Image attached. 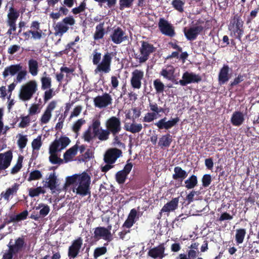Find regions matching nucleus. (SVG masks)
I'll use <instances>...</instances> for the list:
<instances>
[{
	"label": "nucleus",
	"instance_id": "f257e3e1",
	"mask_svg": "<svg viewBox=\"0 0 259 259\" xmlns=\"http://www.w3.org/2000/svg\"><path fill=\"white\" fill-rule=\"evenodd\" d=\"M101 121L98 118H94L92 124L82 135V139L85 142L90 143L97 138L100 141H104L109 138L110 134H119L122 130L120 119L116 116H111L105 122L106 129L101 127Z\"/></svg>",
	"mask_w": 259,
	"mask_h": 259
},
{
	"label": "nucleus",
	"instance_id": "f03ea898",
	"mask_svg": "<svg viewBox=\"0 0 259 259\" xmlns=\"http://www.w3.org/2000/svg\"><path fill=\"white\" fill-rule=\"evenodd\" d=\"M93 63L94 65H97L95 70L96 73L98 72H104L107 73L111 70V64L112 59L114 56L113 52L109 53L107 52L103 55L101 62V54L97 52V50L93 51Z\"/></svg>",
	"mask_w": 259,
	"mask_h": 259
},
{
	"label": "nucleus",
	"instance_id": "7ed1b4c3",
	"mask_svg": "<svg viewBox=\"0 0 259 259\" xmlns=\"http://www.w3.org/2000/svg\"><path fill=\"white\" fill-rule=\"evenodd\" d=\"M210 27L211 24L209 20L205 21L203 19H199L193 26L188 28L185 27L183 31L188 40L193 41L204 29H208Z\"/></svg>",
	"mask_w": 259,
	"mask_h": 259
},
{
	"label": "nucleus",
	"instance_id": "20e7f679",
	"mask_svg": "<svg viewBox=\"0 0 259 259\" xmlns=\"http://www.w3.org/2000/svg\"><path fill=\"white\" fill-rule=\"evenodd\" d=\"M11 239L8 244V249L3 255L2 259H17L18 253L23 250L26 246L25 236H22L17 238L14 243Z\"/></svg>",
	"mask_w": 259,
	"mask_h": 259
},
{
	"label": "nucleus",
	"instance_id": "39448f33",
	"mask_svg": "<svg viewBox=\"0 0 259 259\" xmlns=\"http://www.w3.org/2000/svg\"><path fill=\"white\" fill-rule=\"evenodd\" d=\"M141 46L139 49V53H134V58L138 60L140 64L145 63L150 55L156 51V48L148 41L141 40Z\"/></svg>",
	"mask_w": 259,
	"mask_h": 259
},
{
	"label": "nucleus",
	"instance_id": "423d86ee",
	"mask_svg": "<svg viewBox=\"0 0 259 259\" xmlns=\"http://www.w3.org/2000/svg\"><path fill=\"white\" fill-rule=\"evenodd\" d=\"M243 24L244 21L242 19L241 15L236 14L231 18L228 25V29L231 35L240 41L244 32Z\"/></svg>",
	"mask_w": 259,
	"mask_h": 259
},
{
	"label": "nucleus",
	"instance_id": "0eeeda50",
	"mask_svg": "<svg viewBox=\"0 0 259 259\" xmlns=\"http://www.w3.org/2000/svg\"><path fill=\"white\" fill-rule=\"evenodd\" d=\"M37 91V84L36 81L34 80H30L21 87L19 98L23 101H29L32 98Z\"/></svg>",
	"mask_w": 259,
	"mask_h": 259
},
{
	"label": "nucleus",
	"instance_id": "6e6552de",
	"mask_svg": "<svg viewBox=\"0 0 259 259\" xmlns=\"http://www.w3.org/2000/svg\"><path fill=\"white\" fill-rule=\"evenodd\" d=\"M75 23V20L72 16L65 17L54 27L55 35L62 36L69 29V26H73Z\"/></svg>",
	"mask_w": 259,
	"mask_h": 259
},
{
	"label": "nucleus",
	"instance_id": "1a4fd4ad",
	"mask_svg": "<svg viewBox=\"0 0 259 259\" xmlns=\"http://www.w3.org/2000/svg\"><path fill=\"white\" fill-rule=\"evenodd\" d=\"M78 183L79 185L76 188V193L77 194L82 196L90 195V185L91 183V177L87 173L84 172L81 174Z\"/></svg>",
	"mask_w": 259,
	"mask_h": 259
},
{
	"label": "nucleus",
	"instance_id": "9d476101",
	"mask_svg": "<svg viewBox=\"0 0 259 259\" xmlns=\"http://www.w3.org/2000/svg\"><path fill=\"white\" fill-rule=\"evenodd\" d=\"M82 244L83 239L81 237H78L72 241L68 249L67 255L69 259H75L78 256Z\"/></svg>",
	"mask_w": 259,
	"mask_h": 259
},
{
	"label": "nucleus",
	"instance_id": "9b49d317",
	"mask_svg": "<svg viewBox=\"0 0 259 259\" xmlns=\"http://www.w3.org/2000/svg\"><path fill=\"white\" fill-rule=\"evenodd\" d=\"M158 26L162 34L170 37L175 36L176 32L174 27L163 18L159 19Z\"/></svg>",
	"mask_w": 259,
	"mask_h": 259
},
{
	"label": "nucleus",
	"instance_id": "f8f14e48",
	"mask_svg": "<svg viewBox=\"0 0 259 259\" xmlns=\"http://www.w3.org/2000/svg\"><path fill=\"white\" fill-rule=\"evenodd\" d=\"M95 107L99 108H104L112 103V98L109 94L105 93L101 96H98L94 99Z\"/></svg>",
	"mask_w": 259,
	"mask_h": 259
},
{
	"label": "nucleus",
	"instance_id": "ddd939ff",
	"mask_svg": "<svg viewBox=\"0 0 259 259\" xmlns=\"http://www.w3.org/2000/svg\"><path fill=\"white\" fill-rule=\"evenodd\" d=\"M122 154L121 150L116 148H110L104 155V160L107 164H113Z\"/></svg>",
	"mask_w": 259,
	"mask_h": 259
},
{
	"label": "nucleus",
	"instance_id": "4468645a",
	"mask_svg": "<svg viewBox=\"0 0 259 259\" xmlns=\"http://www.w3.org/2000/svg\"><path fill=\"white\" fill-rule=\"evenodd\" d=\"M201 79V76L198 74L186 71L182 75V79L179 80V83L181 85L185 86L191 83H198L200 82Z\"/></svg>",
	"mask_w": 259,
	"mask_h": 259
},
{
	"label": "nucleus",
	"instance_id": "2eb2a0df",
	"mask_svg": "<svg viewBox=\"0 0 259 259\" xmlns=\"http://www.w3.org/2000/svg\"><path fill=\"white\" fill-rule=\"evenodd\" d=\"M94 237L97 240L101 238L110 242L112 240V234L111 232H109L108 229H107L104 227H98L94 229Z\"/></svg>",
	"mask_w": 259,
	"mask_h": 259
},
{
	"label": "nucleus",
	"instance_id": "dca6fc26",
	"mask_svg": "<svg viewBox=\"0 0 259 259\" xmlns=\"http://www.w3.org/2000/svg\"><path fill=\"white\" fill-rule=\"evenodd\" d=\"M144 77V72L136 69L132 73L131 84L134 89H140L142 87V80Z\"/></svg>",
	"mask_w": 259,
	"mask_h": 259
},
{
	"label": "nucleus",
	"instance_id": "f3484780",
	"mask_svg": "<svg viewBox=\"0 0 259 259\" xmlns=\"http://www.w3.org/2000/svg\"><path fill=\"white\" fill-rule=\"evenodd\" d=\"M232 69L227 64H224L221 68L218 75V81L221 85L226 83L231 77Z\"/></svg>",
	"mask_w": 259,
	"mask_h": 259
},
{
	"label": "nucleus",
	"instance_id": "a211bd4d",
	"mask_svg": "<svg viewBox=\"0 0 259 259\" xmlns=\"http://www.w3.org/2000/svg\"><path fill=\"white\" fill-rule=\"evenodd\" d=\"M179 117H177L176 118H172L170 120L166 121V118L165 117L158 120L157 122L155 123V125L159 130L165 129L167 130L176 125L177 124V123L179 121Z\"/></svg>",
	"mask_w": 259,
	"mask_h": 259
},
{
	"label": "nucleus",
	"instance_id": "6ab92c4d",
	"mask_svg": "<svg viewBox=\"0 0 259 259\" xmlns=\"http://www.w3.org/2000/svg\"><path fill=\"white\" fill-rule=\"evenodd\" d=\"M19 187L20 184L15 183L11 187L8 188L5 191H3L0 196L1 198H4L7 202H9L13 196L17 195Z\"/></svg>",
	"mask_w": 259,
	"mask_h": 259
},
{
	"label": "nucleus",
	"instance_id": "aec40b11",
	"mask_svg": "<svg viewBox=\"0 0 259 259\" xmlns=\"http://www.w3.org/2000/svg\"><path fill=\"white\" fill-rule=\"evenodd\" d=\"M112 41L115 44H120L123 41L127 39V36L121 28L117 27L115 28L110 35Z\"/></svg>",
	"mask_w": 259,
	"mask_h": 259
},
{
	"label": "nucleus",
	"instance_id": "412c9836",
	"mask_svg": "<svg viewBox=\"0 0 259 259\" xmlns=\"http://www.w3.org/2000/svg\"><path fill=\"white\" fill-rule=\"evenodd\" d=\"M56 141L55 143H52L49 148V153L51 155L49 157V160L52 164H60L63 162V160L60 158L58 157L56 153L59 151L57 149L58 144Z\"/></svg>",
	"mask_w": 259,
	"mask_h": 259
},
{
	"label": "nucleus",
	"instance_id": "4be33fe9",
	"mask_svg": "<svg viewBox=\"0 0 259 259\" xmlns=\"http://www.w3.org/2000/svg\"><path fill=\"white\" fill-rule=\"evenodd\" d=\"M164 251L165 247L163 244H160L150 249L148 252V255L153 258H162L165 256Z\"/></svg>",
	"mask_w": 259,
	"mask_h": 259
},
{
	"label": "nucleus",
	"instance_id": "5701e85b",
	"mask_svg": "<svg viewBox=\"0 0 259 259\" xmlns=\"http://www.w3.org/2000/svg\"><path fill=\"white\" fill-rule=\"evenodd\" d=\"M21 68H23V65L21 63L13 64L6 67L3 72L4 78H6L9 75L11 76H14L21 69Z\"/></svg>",
	"mask_w": 259,
	"mask_h": 259
},
{
	"label": "nucleus",
	"instance_id": "b1692460",
	"mask_svg": "<svg viewBox=\"0 0 259 259\" xmlns=\"http://www.w3.org/2000/svg\"><path fill=\"white\" fill-rule=\"evenodd\" d=\"M174 174L172 175V179L175 180L180 182L182 184L183 180L188 176V173L186 171L183 169L180 166H176L174 168Z\"/></svg>",
	"mask_w": 259,
	"mask_h": 259
},
{
	"label": "nucleus",
	"instance_id": "393cba45",
	"mask_svg": "<svg viewBox=\"0 0 259 259\" xmlns=\"http://www.w3.org/2000/svg\"><path fill=\"white\" fill-rule=\"evenodd\" d=\"M179 199V197L172 198L162 208V212H169L178 208Z\"/></svg>",
	"mask_w": 259,
	"mask_h": 259
},
{
	"label": "nucleus",
	"instance_id": "a878e982",
	"mask_svg": "<svg viewBox=\"0 0 259 259\" xmlns=\"http://www.w3.org/2000/svg\"><path fill=\"white\" fill-rule=\"evenodd\" d=\"M175 71V69L174 66L169 65L166 68L162 69L160 72V74L164 78L174 81Z\"/></svg>",
	"mask_w": 259,
	"mask_h": 259
},
{
	"label": "nucleus",
	"instance_id": "bb28decb",
	"mask_svg": "<svg viewBox=\"0 0 259 259\" xmlns=\"http://www.w3.org/2000/svg\"><path fill=\"white\" fill-rule=\"evenodd\" d=\"M28 71L29 73L33 76H36L38 74V63L37 60L34 59H30L28 61Z\"/></svg>",
	"mask_w": 259,
	"mask_h": 259
},
{
	"label": "nucleus",
	"instance_id": "cd10ccee",
	"mask_svg": "<svg viewBox=\"0 0 259 259\" xmlns=\"http://www.w3.org/2000/svg\"><path fill=\"white\" fill-rule=\"evenodd\" d=\"M244 120V115L240 111L234 112L231 119L232 124L235 126H240L242 124Z\"/></svg>",
	"mask_w": 259,
	"mask_h": 259
},
{
	"label": "nucleus",
	"instance_id": "c85d7f7f",
	"mask_svg": "<svg viewBox=\"0 0 259 259\" xmlns=\"http://www.w3.org/2000/svg\"><path fill=\"white\" fill-rule=\"evenodd\" d=\"M7 16V24H16L17 20L19 16V12L13 7H10L9 9V12Z\"/></svg>",
	"mask_w": 259,
	"mask_h": 259
},
{
	"label": "nucleus",
	"instance_id": "c756f323",
	"mask_svg": "<svg viewBox=\"0 0 259 259\" xmlns=\"http://www.w3.org/2000/svg\"><path fill=\"white\" fill-rule=\"evenodd\" d=\"M197 251L193 250H188L187 254L184 253H180L176 259H203L201 257H198Z\"/></svg>",
	"mask_w": 259,
	"mask_h": 259
},
{
	"label": "nucleus",
	"instance_id": "7c9ffc66",
	"mask_svg": "<svg viewBox=\"0 0 259 259\" xmlns=\"http://www.w3.org/2000/svg\"><path fill=\"white\" fill-rule=\"evenodd\" d=\"M172 141L171 136L169 134H166L159 138L158 146L161 148L169 147Z\"/></svg>",
	"mask_w": 259,
	"mask_h": 259
},
{
	"label": "nucleus",
	"instance_id": "2f4dec72",
	"mask_svg": "<svg viewBox=\"0 0 259 259\" xmlns=\"http://www.w3.org/2000/svg\"><path fill=\"white\" fill-rule=\"evenodd\" d=\"M33 209L36 210H39V213L41 218L46 217L50 211V206L48 204L43 203L38 204V206L33 208Z\"/></svg>",
	"mask_w": 259,
	"mask_h": 259
},
{
	"label": "nucleus",
	"instance_id": "473e14b6",
	"mask_svg": "<svg viewBox=\"0 0 259 259\" xmlns=\"http://www.w3.org/2000/svg\"><path fill=\"white\" fill-rule=\"evenodd\" d=\"M104 22H102L97 25L96 27V30L94 34V39L95 40H99L103 38L105 30L104 28Z\"/></svg>",
	"mask_w": 259,
	"mask_h": 259
},
{
	"label": "nucleus",
	"instance_id": "72a5a7b5",
	"mask_svg": "<svg viewBox=\"0 0 259 259\" xmlns=\"http://www.w3.org/2000/svg\"><path fill=\"white\" fill-rule=\"evenodd\" d=\"M58 144V146L57 147V149L59 151H61V150L65 148L70 143V140L68 137L66 136H61L59 140H55L54 141L53 143H55L56 142Z\"/></svg>",
	"mask_w": 259,
	"mask_h": 259
},
{
	"label": "nucleus",
	"instance_id": "f704fd0d",
	"mask_svg": "<svg viewBox=\"0 0 259 259\" xmlns=\"http://www.w3.org/2000/svg\"><path fill=\"white\" fill-rule=\"evenodd\" d=\"M77 149L78 146L76 144L71 148H69L64 153V159L65 160V162L70 161L73 156L76 155Z\"/></svg>",
	"mask_w": 259,
	"mask_h": 259
},
{
	"label": "nucleus",
	"instance_id": "c9c22d12",
	"mask_svg": "<svg viewBox=\"0 0 259 259\" xmlns=\"http://www.w3.org/2000/svg\"><path fill=\"white\" fill-rule=\"evenodd\" d=\"M246 233V230L245 229L240 228L236 230L235 238L237 245L243 242Z\"/></svg>",
	"mask_w": 259,
	"mask_h": 259
},
{
	"label": "nucleus",
	"instance_id": "e433bc0d",
	"mask_svg": "<svg viewBox=\"0 0 259 259\" xmlns=\"http://www.w3.org/2000/svg\"><path fill=\"white\" fill-rule=\"evenodd\" d=\"M185 187L188 189L194 188L197 185L198 179L195 175L191 176L188 179L185 181Z\"/></svg>",
	"mask_w": 259,
	"mask_h": 259
},
{
	"label": "nucleus",
	"instance_id": "4c0bfd02",
	"mask_svg": "<svg viewBox=\"0 0 259 259\" xmlns=\"http://www.w3.org/2000/svg\"><path fill=\"white\" fill-rule=\"evenodd\" d=\"M125 130L135 134L139 133L142 129V125L141 123H132L130 125H125Z\"/></svg>",
	"mask_w": 259,
	"mask_h": 259
},
{
	"label": "nucleus",
	"instance_id": "58836bf2",
	"mask_svg": "<svg viewBox=\"0 0 259 259\" xmlns=\"http://www.w3.org/2000/svg\"><path fill=\"white\" fill-rule=\"evenodd\" d=\"M47 186L51 190H54L56 188L57 177L55 172L51 173L49 177V181L46 182Z\"/></svg>",
	"mask_w": 259,
	"mask_h": 259
},
{
	"label": "nucleus",
	"instance_id": "ea45409f",
	"mask_svg": "<svg viewBox=\"0 0 259 259\" xmlns=\"http://www.w3.org/2000/svg\"><path fill=\"white\" fill-rule=\"evenodd\" d=\"M28 72L26 68H21L18 72L16 74L15 81L16 83H21L23 80L26 78Z\"/></svg>",
	"mask_w": 259,
	"mask_h": 259
},
{
	"label": "nucleus",
	"instance_id": "a19ab883",
	"mask_svg": "<svg viewBox=\"0 0 259 259\" xmlns=\"http://www.w3.org/2000/svg\"><path fill=\"white\" fill-rule=\"evenodd\" d=\"M41 86V89L42 90H46L51 89L52 86V79L49 76H43L40 79Z\"/></svg>",
	"mask_w": 259,
	"mask_h": 259
},
{
	"label": "nucleus",
	"instance_id": "79ce46f5",
	"mask_svg": "<svg viewBox=\"0 0 259 259\" xmlns=\"http://www.w3.org/2000/svg\"><path fill=\"white\" fill-rule=\"evenodd\" d=\"M23 160V156L20 155L18 157L16 164L12 168L11 174L15 175L18 172L22 167V162Z\"/></svg>",
	"mask_w": 259,
	"mask_h": 259
},
{
	"label": "nucleus",
	"instance_id": "37998d69",
	"mask_svg": "<svg viewBox=\"0 0 259 259\" xmlns=\"http://www.w3.org/2000/svg\"><path fill=\"white\" fill-rule=\"evenodd\" d=\"M127 177V174L123 171L120 170L116 174V181L119 184H123L125 183Z\"/></svg>",
	"mask_w": 259,
	"mask_h": 259
},
{
	"label": "nucleus",
	"instance_id": "c03bdc74",
	"mask_svg": "<svg viewBox=\"0 0 259 259\" xmlns=\"http://www.w3.org/2000/svg\"><path fill=\"white\" fill-rule=\"evenodd\" d=\"M46 191L41 187H37L36 188H31L29 190V195L31 197L38 196L40 194H45Z\"/></svg>",
	"mask_w": 259,
	"mask_h": 259
},
{
	"label": "nucleus",
	"instance_id": "a18cd8bd",
	"mask_svg": "<svg viewBox=\"0 0 259 259\" xmlns=\"http://www.w3.org/2000/svg\"><path fill=\"white\" fill-rule=\"evenodd\" d=\"M107 251L106 247H98L95 249L94 251V258L97 259L99 257L105 254Z\"/></svg>",
	"mask_w": 259,
	"mask_h": 259
},
{
	"label": "nucleus",
	"instance_id": "49530a36",
	"mask_svg": "<svg viewBox=\"0 0 259 259\" xmlns=\"http://www.w3.org/2000/svg\"><path fill=\"white\" fill-rule=\"evenodd\" d=\"M42 177V174L39 170H34L30 172L27 181L31 182L34 180H38Z\"/></svg>",
	"mask_w": 259,
	"mask_h": 259
},
{
	"label": "nucleus",
	"instance_id": "de8ad7c7",
	"mask_svg": "<svg viewBox=\"0 0 259 259\" xmlns=\"http://www.w3.org/2000/svg\"><path fill=\"white\" fill-rule=\"evenodd\" d=\"M85 121L83 118L78 119L73 125L72 130L76 134L77 136L78 135V132L80 131L82 125L84 124Z\"/></svg>",
	"mask_w": 259,
	"mask_h": 259
},
{
	"label": "nucleus",
	"instance_id": "09e8293b",
	"mask_svg": "<svg viewBox=\"0 0 259 259\" xmlns=\"http://www.w3.org/2000/svg\"><path fill=\"white\" fill-rule=\"evenodd\" d=\"M153 85L157 93H162L164 90V85L159 79L153 81Z\"/></svg>",
	"mask_w": 259,
	"mask_h": 259
},
{
	"label": "nucleus",
	"instance_id": "8fccbe9b",
	"mask_svg": "<svg viewBox=\"0 0 259 259\" xmlns=\"http://www.w3.org/2000/svg\"><path fill=\"white\" fill-rule=\"evenodd\" d=\"M135 0H119V9L123 10L132 7Z\"/></svg>",
	"mask_w": 259,
	"mask_h": 259
},
{
	"label": "nucleus",
	"instance_id": "3c124183",
	"mask_svg": "<svg viewBox=\"0 0 259 259\" xmlns=\"http://www.w3.org/2000/svg\"><path fill=\"white\" fill-rule=\"evenodd\" d=\"M185 3L182 0H173L171 2L172 7L179 12H183Z\"/></svg>",
	"mask_w": 259,
	"mask_h": 259
},
{
	"label": "nucleus",
	"instance_id": "603ef678",
	"mask_svg": "<svg viewBox=\"0 0 259 259\" xmlns=\"http://www.w3.org/2000/svg\"><path fill=\"white\" fill-rule=\"evenodd\" d=\"M41 145L42 142L41 135L37 136V137L34 139L31 143L32 148L33 150H39Z\"/></svg>",
	"mask_w": 259,
	"mask_h": 259
},
{
	"label": "nucleus",
	"instance_id": "864d4df0",
	"mask_svg": "<svg viewBox=\"0 0 259 259\" xmlns=\"http://www.w3.org/2000/svg\"><path fill=\"white\" fill-rule=\"evenodd\" d=\"M20 118L21 120L18 124L19 127L23 128L29 125L31 121L29 115L21 116Z\"/></svg>",
	"mask_w": 259,
	"mask_h": 259
},
{
	"label": "nucleus",
	"instance_id": "5fc2aeb1",
	"mask_svg": "<svg viewBox=\"0 0 259 259\" xmlns=\"http://www.w3.org/2000/svg\"><path fill=\"white\" fill-rule=\"evenodd\" d=\"M81 175H74L70 177H68L66 179V183L69 185H72L75 183H78L79 181L80 177H81Z\"/></svg>",
	"mask_w": 259,
	"mask_h": 259
},
{
	"label": "nucleus",
	"instance_id": "6e6d98bb",
	"mask_svg": "<svg viewBox=\"0 0 259 259\" xmlns=\"http://www.w3.org/2000/svg\"><path fill=\"white\" fill-rule=\"evenodd\" d=\"M86 9V3L84 1L81 3L80 5L76 8H73L71 12L74 15H77L85 11Z\"/></svg>",
	"mask_w": 259,
	"mask_h": 259
},
{
	"label": "nucleus",
	"instance_id": "4d7b16f0",
	"mask_svg": "<svg viewBox=\"0 0 259 259\" xmlns=\"http://www.w3.org/2000/svg\"><path fill=\"white\" fill-rule=\"evenodd\" d=\"M156 113L147 112L143 117L142 121L146 122H150L156 119Z\"/></svg>",
	"mask_w": 259,
	"mask_h": 259
},
{
	"label": "nucleus",
	"instance_id": "13d9d810",
	"mask_svg": "<svg viewBox=\"0 0 259 259\" xmlns=\"http://www.w3.org/2000/svg\"><path fill=\"white\" fill-rule=\"evenodd\" d=\"M52 117V113L48 112L45 110L44 113L42 115L40 118V122L41 124H47L50 121Z\"/></svg>",
	"mask_w": 259,
	"mask_h": 259
},
{
	"label": "nucleus",
	"instance_id": "bf43d9fd",
	"mask_svg": "<svg viewBox=\"0 0 259 259\" xmlns=\"http://www.w3.org/2000/svg\"><path fill=\"white\" fill-rule=\"evenodd\" d=\"M212 181L211 177L209 174H205L202 178V186L204 187H207L211 184Z\"/></svg>",
	"mask_w": 259,
	"mask_h": 259
},
{
	"label": "nucleus",
	"instance_id": "052dcab7",
	"mask_svg": "<svg viewBox=\"0 0 259 259\" xmlns=\"http://www.w3.org/2000/svg\"><path fill=\"white\" fill-rule=\"evenodd\" d=\"M27 142L26 136L20 135L17 143L20 149H23L25 147Z\"/></svg>",
	"mask_w": 259,
	"mask_h": 259
},
{
	"label": "nucleus",
	"instance_id": "680f3d73",
	"mask_svg": "<svg viewBox=\"0 0 259 259\" xmlns=\"http://www.w3.org/2000/svg\"><path fill=\"white\" fill-rule=\"evenodd\" d=\"M245 75L243 74H239L237 77H236L234 80L231 82L230 85L232 87L235 86L244 80Z\"/></svg>",
	"mask_w": 259,
	"mask_h": 259
},
{
	"label": "nucleus",
	"instance_id": "e2e57ef3",
	"mask_svg": "<svg viewBox=\"0 0 259 259\" xmlns=\"http://www.w3.org/2000/svg\"><path fill=\"white\" fill-rule=\"evenodd\" d=\"M127 218L136 223L137 219H138L139 217L137 216V211L135 208H133L131 210Z\"/></svg>",
	"mask_w": 259,
	"mask_h": 259
},
{
	"label": "nucleus",
	"instance_id": "0e129e2a",
	"mask_svg": "<svg viewBox=\"0 0 259 259\" xmlns=\"http://www.w3.org/2000/svg\"><path fill=\"white\" fill-rule=\"evenodd\" d=\"M53 89H49L45 92L44 100L45 103L48 102L53 97Z\"/></svg>",
	"mask_w": 259,
	"mask_h": 259
},
{
	"label": "nucleus",
	"instance_id": "69168bd1",
	"mask_svg": "<svg viewBox=\"0 0 259 259\" xmlns=\"http://www.w3.org/2000/svg\"><path fill=\"white\" fill-rule=\"evenodd\" d=\"M28 214V211L27 210H25L21 212V213L17 215H15V217L17 222H19L22 220H26L27 219Z\"/></svg>",
	"mask_w": 259,
	"mask_h": 259
},
{
	"label": "nucleus",
	"instance_id": "338daca9",
	"mask_svg": "<svg viewBox=\"0 0 259 259\" xmlns=\"http://www.w3.org/2000/svg\"><path fill=\"white\" fill-rule=\"evenodd\" d=\"M20 49V46L18 45H14L10 46L8 49V53L13 55Z\"/></svg>",
	"mask_w": 259,
	"mask_h": 259
},
{
	"label": "nucleus",
	"instance_id": "774afa93",
	"mask_svg": "<svg viewBox=\"0 0 259 259\" xmlns=\"http://www.w3.org/2000/svg\"><path fill=\"white\" fill-rule=\"evenodd\" d=\"M42 31L41 30H31L32 37L34 39H40L42 36Z\"/></svg>",
	"mask_w": 259,
	"mask_h": 259
}]
</instances>
